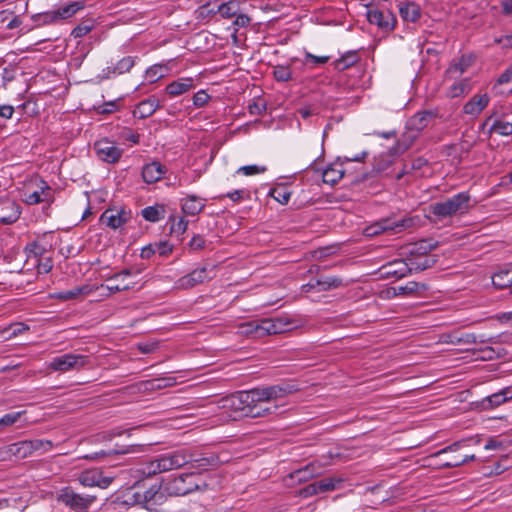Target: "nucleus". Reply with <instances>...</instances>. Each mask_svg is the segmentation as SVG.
<instances>
[{
    "instance_id": "obj_1",
    "label": "nucleus",
    "mask_w": 512,
    "mask_h": 512,
    "mask_svg": "<svg viewBox=\"0 0 512 512\" xmlns=\"http://www.w3.org/2000/svg\"><path fill=\"white\" fill-rule=\"evenodd\" d=\"M299 391L296 384L281 383L248 391H239L221 399L222 408L240 412L242 416L259 418L271 414L277 409L271 401L284 398Z\"/></svg>"
},
{
    "instance_id": "obj_2",
    "label": "nucleus",
    "mask_w": 512,
    "mask_h": 512,
    "mask_svg": "<svg viewBox=\"0 0 512 512\" xmlns=\"http://www.w3.org/2000/svg\"><path fill=\"white\" fill-rule=\"evenodd\" d=\"M192 460H194V454L189 449H178L159 455L155 459L144 464L138 471L146 477H151L156 474L181 468Z\"/></svg>"
},
{
    "instance_id": "obj_3",
    "label": "nucleus",
    "mask_w": 512,
    "mask_h": 512,
    "mask_svg": "<svg viewBox=\"0 0 512 512\" xmlns=\"http://www.w3.org/2000/svg\"><path fill=\"white\" fill-rule=\"evenodd\" d=\"M471 197L467 192H460L440 202L429 206L430 213L442 220L456 215L465 214L470 207Z\"/></svg>"
},
{
    "instance_id": "obj_4",
    "label": "nucleus",
    "mask_w": 512,
    "mask_h": 512,
    "mask_svg": "<svg viewBox=\"0 0 512 512\" xmlns=\"http://www.w3.org/2000/svg\"><path fill=\"white\" fill-rule=\"evenodd\" d=\"M90 364V357L83 354L66 353L51 359L47 368L53 372L66 373L71 370H80Z\"/></svg>"
},
{
    "instance_id": "obj_5",
    "label": "nucleus",
    "mask_w": 512,
    "mask_h": 512,
    "mask_svg": "<svg viewBox=\"0 0 512 512\" xmlns=\"http://www.w3.org/2000/svg\"><path fill=\"white\" fill-rule=\"evenodd\" d=\"M57 500L65 504L74 512H88L91 505L96 500V497L91 495H81L76 493L70 487H65L59 492Z\"/></svg>"
},
{
    "instance_id": "obj_6",
    "label": "nucleus",
    "mask_w": 512,
    "mask_h": 512,
    "mask_svg": "<svg viewBox=\"0 0 512 512\" xmlns=\"http://www.w3.org/2000/svg\"><path fill=\"white\" fill-rule=\"evenodd\" d=\"M291 323L281 318H265L255 320L254 338H262L272 334H280L289 330Z\"/></svg>"
},
{
    "instance_id": "obj_7",
    "label": "nucleus",
    "mask_w": 512,
    "mask_h": 512,
    "mask_svg": "<svg viewBox=\"0 0 512 512\" xmlns=\"http://www.w3.org/2000/svg\"><path fill=\"white\" fill-rule=\"evenodd\" d=\"M413 224V218H403L401 220L384 219L368 227L366 229V234L368 236H374L385 232L395 234L413 226Z\"/></svg>"
},
{
    "instance_id": "obj_8",
    "label": "nucleus",
    "mask_w": 512,
    "mask_h": 512,
    "mask_svg": "<svg viewBox=\"0 0 512 512\" xmlns=\"http://www.w3.org/2000/svg\"><path fill=\"white\" fill-rule=\"evenodd\" d=\"M132 212L124 207L106 209L100 216V222L110 229L116 230L129 222Z\"/></svg>"
},
{
    "instance_id": "obj_9",
    "label": "nucleus",
    "mask_w": 512,
    "mask_h": 512,
    "mask_svg": "<svg viewBox=\"0 0 512 512\" xmlns=\"http://www.w3.org/2000/svg\"><path fill=\"white\" fill-rule=\"evenodd\" d=\"M94 150L99 160L108 163H117L123 154V150L107 138L94 143Z\"/></svg>"
},
{
    "instance_id": "obj_10",
    "label": "nucleus",
    "mask_w": 512,
    "mask_h": 512,
    "mask_svg": "<svg viewBox=\"0 0 512 512\" xmlns=\"http://www.w3.org/2000/svg\"><path fill=\"white\" fill-rule=\"evenodd\" d=\"M197 474L195 472L184 473L175 477L169 483V491L175 495H186L199 488L196 481Z\"/></svg>"
},
{
    "instance_id": "obj_11",
    "label": "nucleus",
    "mask_w": 512,
    "mask_h": 512,
    "mask_svg": "<svg viewBox=\"0 0 512 512\" xmlns=\"http://www.w3.org/2000/svg\"><path fill=\"white\" fill-rule=\"evenodd\" d=\"M78 480L85 487H99L101 489L108 488L114 480L112 476H106L102 470L94 468L88 469L80 473Z\"/></svg>"
},
{
    "instance_id": "obj_12",
    "label": "nucleus",
    "mask_w": 512,
    "mask_h": 512,
    "mask_svg": "<svg viewBox=\"0 0 512 512\" xmlns=\"http://www.w3.org/2000/svg\"><path fill=\"white\" fill-rule=\"evenodd\" d=\"M211 270L206 267L197 268L187 275L180 277L174 283V289L176 290H187L191 289L204 281L211 279Z\"/></svg>"
},
{
    "instance_id": "obj_13",
    "label": "nucleus",
    "mask_w": 512,
    "mask_h": 512,
    "mask_svg": "<svg viewBox=\"0 0 512 512\" xmlns=\"http://www.w3.org/2000/svg\"><path fill=\"white\" fill-rule=\"evenodd\" d=\"M367 19L370 24L376 25L385 31L393 30L396 25V17L388 9H369L367 12Z\"/></svg>"
},
{
    "instance_id": "obj_14",
    "label": "nucleus",
    "mask_w": 512,
    "mask_h": 512,
    "mask_svg": "<svg viewBox=\"0 0 512 512\" xmlns=\"http://www.w3.org/2000/svg\"><path fill=\"white\" fill-rule=\"evenodd\" d=\"M439 342L444 344H476V343H496L494 338H489L488 340L485 339H477V336L473 333H466L461 336H459L456 332L451 333H443L439 337Z\"/></svg>"
},
{
    "instance_id": "obj_15",
    "label": "nucleus",
    "mask_w": 512,
    "mask_h": 512,
    "mask_svg": "<svg viewBox=\"0 0 512 512\" xmlns=\"http://www.w3.org/2000/svg\"><path fill=\"white\" fill-rule=\"evenodd\" d=\"M167 172V167L159 161H152L142 167V179L147 184L160 181Z\"/></svg>"
},
{
    "instance_id": "obj_16",
    "label": "nucleus",
    "mask_w": 512,
    "mask_h": 512,
    "mask_svg": "<svg viewBox=\"0 0 512 512\" xmlns=\"http://www.w3.org/2000/svg\"><path fill=\"white\" fill-rule=\"evenodd\" d=\"M145 451V445L143 444H132L129 446H126L125 448L121 449H113V450H100L97 452H93L90 454H86L82 456L81 458L87 459V460H99L111 455H119V454H130V453H140Z\"/></svg>"
},
{
    "instance_id": "obj_17",
    "label": "nucleus",
    "mask_w": 512,
    "mask_h": 512,
    "mask_svg": "<svg viewBox=\"0 0 512 512\" xmlns=\"http://www.w3.org/2000/svg\"><path fill=\"white\" fill-rule=\"evenodd\" d=\"M475 57L472 54L462 55L458 61L450 64L445 72L449 79H456L465 73L473 65Z\"/></svg>"
},
{
    "instance_id": "obj_18",
    "label": "nucleus",
    "mask_w": 512,
    "mask_h": 512,
    "mask_svg": "<svg viewBox=\"0 0 512 512\" xmlns=\"http://www.w3.org/2000/svg\"><path fill=\"white\" fill-rule=\"evenodd\" d=\"M195 88V80L192 77H181L169 83L165 92L170 97H177Z\"/></svg>"
},
{
    "instance_id": "obj_19",
    "label": "nucleus",
    "mask_w": 512,
    "mask_h": 512,
    "mask_svg": "<svg viewBox=\"0 0 512 512\" xmlns=\"http://www.w3.org/2000/svg\"><path fill=\"white\" fill-rule=\"evenodd\" d=\"M490 98L487 94L474 95L464 106L463 112L466 115L477 117L489 104Z\"/></svg>"
},
{
    "instance_id": "obj_20",
    "label": "nucleus",
    "mask_w": 512,
    "mask_h": 512,
    "mask_svg": "<svg viewBox=\"0 0 512 512\" xmlns=\"http://www.w3.org/2000/svg\"><path fill=\"white\" fill-rule=\"evenodd\" d=\"M29 440H23L19 442H15L7 446L6 448L0 450V454H7L9 456H14L17 459H25L33 454L32 448Z\"/></svg>"
},
{
    "instance_id": "obj_21",
    "label": "nucleus",
    "mask_w": 512,
    "mask_h": 512,
    "mask_svg": "<svg viewBox=\"0 0 512 512\" xmlns=\"http://www.w3.org/2000/svg\"><path fill=\"white\" fill-rule=\"evenodd\" d=\"M345 169L343 167V162L336 161L328 165L322 172V180L325 184H329L331 186L338 183L344 176Z\"/></svg>"
},
{
    "instance_id": "obj_22",
    "label": "nucleus",
    "mask_w": 512,
    "mask_h": 512,
    "mask_svg": "<svg viewBox=\"0 0 512 512\" xmlns=\"http://www.w3.org/2000/svg\"><path fill=\"white\" fill-rule=\"evenodd\" d=\"M383 275L387 277L402 278L411 272L408 260H395L383 266Z\"/></svg>"
},
{
    "instance_id": "obj_23",
    "label": "nucleus",
    "mask_w": 512,
    "mask_h": 512,
    "mask_svg": "<svg viewBox=\"0 0 512 512\" xmlns=\"http://www.w3.org/2000/svg\"><path fill=\"white\" fill-rule=\"evenodd\" d=\"M173 250V246L168 241H160L155 243H150L147 246L143 247L140 253L141 258L149 259L154 254H159L160 256H168L171 254Z\"/></svg>"
},
{
    "instance_id": "obj_24",
    "label": "nucleus",
    "mask_w": 512,
    "mask_h": 512,
    "mask_svg": "<svg viewBox=\"0 0 512 512\" xmlns=\"http://www.w3.org/2000/svg\"><path fill=\"white\" fill-rule=\"evenodd\" d=\"M160 107V102L155 96L141 101L134 109V116L145 119L152 116Z\"/></svg>"
},
{
    "instance_id": "obj_25",
    "label": "nucleus",
    "mask_w": 512,
    "mask_h": 512,
    "mask_svg": "<svg viewBox=\"0 0 512 512\" xmlns=\"http://www.w3.org/2000/svg\"><path fill=\"white\" fill-rule=\"evenodd\" d=\"M510 400H512V386H507L500 391L486 397L483 400V405L486 408H495Z\"/></svg>"
},
{
    "instance_id": "obj_26",
    "label": "nucleus",
    "mask_w": 512,
    "mask_h": 512,
    "mask_svg": "<svg viewBox=\"0 0 512 512\" xmlns=\"http://www.w3.org/2000/svg\"><path fill=\"white\" fill-rule=\"evenodd\" d=\"M489 133L490 134H498L500 136H509L512 134V123L505 121L503 119H493L492 116H489L484 121V126L489 125Z\"/></svg>"
},
{
    "instance_id": "obj_27",
    "label": "nucleus",
    "mask_w": 512,
    "mask_h": 512,
    "mask_svg": "<svg viewBox=\"0 0 512 512\" xmlns=\"http://www.w3.org/2000/svg\"><path fill=\"white\" fill-rule=\"evenodd\" d=\"M52 198L53 196L50 186L42 180L40 190L28 194L25 201L29 205H35L41 202H49Z\"/></svg>"
},
{
    "instance_id": "obj_28",
    "label": "nucleus",
    "mask_w": 512,
    "mask_h": 512,
    "mask_svg": "<svg viewBox=\"0 0 512 512\" xmlns=\"http://www.w3.org/2000/svg\"><path fill=\"white\" fill-rule=\"evenodd\" d=\"M159 490L160 487L154 485L148 490L144 491L142 494L136 493L135 496L137 497V502L143 504L145 507L160 503L163 495L159 492Z\"/></svg>"
},
{
    "instance_id": "obj_29",
    "label": "nucleus",
    "mask_w": 512,
    "mask_h": 512,
    "mask_svg": "<svg viewBox=\"0 0 512 512\" xmlns=\"http://www.w3.org/2000/svg\"><path fill=\"white\" fill-rule=\"evenodd\" d=\"M408 263L412 271H423L432 267L436 263V258L432 255H411Z\"/></svg>"
},
{
    "instance_id": "obj_30",
    "label": "nucleus",
    "mask_w": 512,
    "mask_h": 512,
    "mask_svg": "<svg viewBox=\"0 0 512 512\" xmlns=\"http://www.w3.org/2000/svg\"><path fill=\"white\" fill-rule=\"evenodd\" d=\"M85 8L84 1H74L65 5H62L56 9L60 22L68 20L75 16L79 11Z\"/></svg>"
},
{
    "instance_id": "obj_31",
    "label": "nucleus",
    "mask_w": 512,
    "mask_h": 512,
    "mask_svg": "<svg viewBox=\"0 0 512 512\" xmlns=\"http://www.w3.org/2000/svg\"><path fill=\"white\" fill-rule=\"evenodd\" d=\"M205 207V204L198 197L191 195L182 199L181 209L182 211L191 216L199 214Z\"/></svg>"
},
{
    "instance_id": "obj_32",
    "label": "nucleus",
    "mask_w": 512,
    "mask_h": 512,
    "mask_svg": "<svg viewBox=\"0 0 512 512\" xmlns=\"http://www.w3.org/2000/svg\"><path fill=\"white\" fill-rule=\"evenodd\" d=\"M399 13L405 21L415 22L420 18V8L414 2L402 3Z\"/></svg>"
},
{
    "instance_id": "obj_33",
    "label": "nucleus",
    "mask_w": 512,
    "mask_h": 512,
    "mask_svg": "<svg viewBox=\"0 0 512 512\" xmlns=\"http://www.w3.org/2000/svg\"><path fill=\"white\" fill-rule=\"evenodd\" d=\"M91 291L89 286H80L75 287L70 290L62 291V292H56L51 295L52 298L67 301L78 298L80 295L88 294Z\"/></svg>"
},
{
    "instance_id": "obj_34",
    "label": "nucleus",
    "mask_w": 512,
    "mask_h": 512,
    "mask_svg": "<svg viewBox=\"0 0 512 512\" xmlns=\"http://www.w3.org/2000/svg\"><path fill=\"white\" fill-rule=\"evenodd\" d=\"M9 213L0 215V223L10 225L15 223L21 215V207L15 202H8L5 207Z\"/></svg>"
},
{
    "instance_id": "obj_35",
    "label": "nucleus",
    "mask_w": 512,
    "mask_h": 512,
    "mask_svg": "<svg viewBox=\"0 0 512 512\" xmlns=\"http://www.w3.org/2000/svg\"><path fill=\"white\" fill-rule=\"evenodd\" d=\"M28 330V325L24 323H14L0 330V337L3 338L4 340H10L23 334Z\"/></svg>"
},
{
    "instance_id": "obj_36",
    "label": "nucleus",
    "mask_w": 512,
    "mask_h": 512,
    "mask_svg": "<svg viewBox=\"0 0 512 512\" xmlns=\"http://www.w3.org/2000/svg\"><path fill=\"white\" fill-rule=\"evenodd\" d=\"M240 11V4L237 0H231L220 4L217 7V13L224 19H230L237 15Z\"/></svg>"
},
{
    "instance_id": "obj_37",
    "label": "nucleus",
    "mask_w": 512,
    "mask_h": 512,
    "mask_svg": "<svg viewBox=\"0 0 512 512\" xmlns=\"http://www.w3.org/2000/svg\"><path fill=\"white\" fill-rule=\"evenodd\" d=\"M142 217L149 222H158L165 216V208L162 205L145 207L142 212Z\"/></svg>"
},
{
    "instance_id": "obj_38",
    "label": "nucleus",
    "mask_w": 512,
    "mask_h": 512,
    "mask_svg": "<svg viewBox=\"0 0 512 512\" xmlns=\"http://www.w3.org/2000/svg\"><path fill=\"white\" fill-rule=\"evenodd\" d=\"M480 440L478 438H474V437H469V438H465V439H461L459 441H456L444 448H442L441 450H439L438 452L434 453L432 456L433 457H437L441 454H444V453H448V452H455L463 447H466L468 446L470 443H474V444H479Z\"/></svg>"
},
{
    "instance_id": "obj_39",
    "label": "nucleus",
    "mask_w": 512,
    "mask_h": 512,
    "mask_svg": "<svg viewBox=\"0 0 512 512\" xmlns=\"http://www.w3.org/2000/svg\"><path fill=\"white\" fill-rule=\"evenodd\" d=\"M177 381L175 377H163L158 379H153L150 381L142 382L141 385L145 387V389H163L167 387H172L176 385Z\"/></svg>"
},
{
    "instance_id": "obj_40",
    "label": "nucleus",
    "mask_w": 512,
    "mask_h": 512,
    "mask_svg": "<svg viewBox=\"0 0 512 512\" xmlns=\"http://www.w3.org/2000/svg\"><path fill=\"white\" fill-rule=\"evenodd\" d=\"M137 59V57L133 56L123 57L112 67L111 73L114 75H122L129 72L134 67Z\"/></svg>"
},
{
    "instance_id": "obj_41",
    "label": "nucleus",
    "mask_w": 512,
    "mask_h": 512,
    "mask_svg": "<svg viewBox=\"0 0 512 512\" xmlns=\"http://www.w3.org/2000/svg\"><path fill=\"white\" fill-rule=\"evenodd\" d=\"M432 117L433 114L429 111L418 112L411 117L410 124L414 129L422 130L427 126L429 120L432 119Z\"/></svg>"
},
{
    "instance_id": "obj_42",
    "label": "nucleus",
    "mask_w": 512,
    "mask_h": 512,
    "mask_svg": "<svg viewBox=\"0 0 512 512\" xmlns=\"http://www.w3.org/2000/svg\"><path fill=\"white\" fill-rule=\"evenodd\" d=\"M436 246L437 243L431 240H420L413 245L410 250V255H428Z\"/></svg>"
},
{
    "instance_id": "obj_43",
    "label": "nucleus",
    "mask_w": 512,
    "mask_h": 512,
    "mask_svg": "<svg viewBox=\"0 0 512 512\" xmlns=\"http://www.w3.org/2000/svg\"><path fill=\"white\" fill-rule=\"evenodd\" d=\"M493 286L497 289H504L512 286V277L508 271H500L492 277Z\"/></svg>"
},
{
    "instance_id": "obj_44",
    "label": "nucleus",
    "mask_w": 512,
    "mask_h": 512,
    "mask_svg": "<svg viewBox=\"0 0 512 512\" xmlns=\"http://www.w3.org/2000/svg\"><path fill=\"white\" fill-rule=\"evenodd\" d=\"M470 91V84L468 79H462L459 82H455L451 85L448 95L451 98L462 96Z\"/></svg>"
},
{
    "instance_id": "obj_45",
    "label": "nucleus",
    "mask_w": 512,
    "mask_h": 512,
    "mask_svg": "<svg viewBox=\"0 0 512 512\" xmlns=\"http://www.w3.org/2000/svg\"><path fill=\"white\" fill-rule=\"evenodd\" d=\"M269 195L280 204L285 205L290 200L291 192L287 187L279 186L271 189Z\"/></svg>"
},
{
    "instance_id": "obj_46",
    "label": "nucleus",
    "mask_w": 512,
    "mask_h": 512,
    "mask_svg": "<svg viewBox=\"0 0 512 512\" xmlns=\"http://www.w3.org/2000/svg\"><path fill=\"white\" fill-rule=\"evenodd\" d=\"M25 252L28 259H34V262L40 259L45 252V248L37 242L29 243L25 247Z\"/></svg>"
},
{
    "instance_id": "obj_47",
    "label": "nucleus",
    "mask_w": 512,
    "mask_h": 512,
    "mask_svg": "<svg viewBox=\"0 0 512 512\" xmlns=\"http://www.w3.org/2000/svg\"><path fill=\"white\" fill-rule=\"evenodd\" d=\"M29 441H30V445L33 446L31 448L33 453L38 452L39 454H43V453H46V452L52 450V448H53V443L50 440L33 439V440H29Z\"/></svg>"
},
{
    "instance_id": "obj_48",
    "label": "nucleus",
    "mask_w": 512,
    "mask_h": 512,
    "mask_svg": "<svg viewBox=\"0 0 512 512\" xmlns=\"http://www.w3.org/2000/svg\"><path fill=\"white\" fill-rule=\"evenodd\" d=\"M217 462V458L211 456V457H201V458H195L190 463L192 464V467L197 470H206L207 467L215 465Z\"/></svg>"
},
{
    "instance_id": "obj_49",
    "label": "nucleus",
    "mask_w": 512,
    "mask_h": 512,
    "mask_svg": "<svg viewBox=\"0 0 512 512\" xmlns=\"http://www.w3.org/2000/svg\"><path fill=\"white\" fill-rule=\"evenodd\" d=\"M266 170H267V168L265 166H259L256 164H252V165H245V166L239 167L237 169L236 173L242 174L244 176H253L256 174L264 173Z\"/></svg>"
},
{
    "instance_id": "obj_50",
    "label": "nucleus",
    "mask_w": 512,
    "mask_h": 512,
    "mask_svg": "<svg viewBox=\"0 0 512 512\" xmlns=\"http://www.w3.org/2000/svg\"><path fill=\"white\" fill-rule=\"evenodd\" d=\"M340 482L341 479L336 478H323L319 481H316L317 486H319L318 489L320 493L334 490L336 485Z\"/></svg>"
},
{
    "instance_id": "obj_51",
    "label": "nucleus",
    "mask_w": 512,
    "mask_h": 512,
    "mask_svg": "<svg viewBox=\"0 0 512 512\" xmlns=\"http://www.w3.org/2000/svg\"><path fill=\"white\" fill-rule=\"evenodd\" d=\"M170 220L172 221L171 224V232L175 233L177 235H182L185 233L188 227V221L184 218L176 219L175 217H171Z\"/></svg>"
},
{
    "instance_id": "obj_52",
    "label": "nucleus",
    "mask_w": 512,
    "mask_h": 512,
    "mask_svg": "<svg viewBox=\"0 0 512 512\" xmlns=\"http://www.w3.org/2000/svg\"><path fill=\"white\" fill-rule=\"evenodd\" d=\"M24 411H18L13 413L5 414L3 417L0 418V426L9 427L12 426L14 423H16Z\"/></svg>"
},
{
    "instance_id": "obj_53",
    "label": "nucleus",
    "mask_w": 512,
    "mask_h": 512,
    "mask_svg": "<svg viewBox=\"0 0 512 512\" xmlns=\"http://www.w3.org/2000/svg\"><path fill=\"white\" fill-rule=\"evenodd\" d=\"M274 77L277 81L286 82L291 79L292 74L289 67L277 66L274 69Z\"/></svg>"
},
{
    "instance_id": "obj_54",
    "label": "nucleus",
    "mask_w": 512,
    "mask_h": 512,
    "mask_svg": "<svg viewBox=\"0 0 512 512\" xmlns=\"http://www.w3.org/2000/svg\"><path fill=\"white\" fill-rule=\"evenodd\" d=\"M105 288L110 293H116L120 291L129 290L131 288V285L125 284V283H117V281H112V277H110L107 280V284L105 285Z\"/></svg>"
},
{
    "instance_id": "obj_55",
    "label": "nucleus",
    "mask_w": 512,
    "mask_h": 512,
    "mask_svg": "<svg viewBox=\"0 0 512 512\" xmlns=\"http://www.w3.org/2000/svg\"><path fill=\"white\" fill-rule=\"evenodd\" d=\"M161 70H162V66L161 65L156 64V65L150 66L146 70V76L149 79V81L153 83V82H156L159 79H161L164 76L161 73Z\"/></svg>"
},
{
    "instance_id": "obj_56",
    "label": "nucleus",
    "mask_w": 512,
    "mask_h": 512,
    "mask_svg": "<svg viewBox=\"0 0 512 512\" xmlns=\"http://www.w3.org/2000/svg\"><path fill=\"white\" fill-rule=\"evenodd\" d=\"M93 28V25L92 24H89V23H81L79 24L78 26H76L72 32H71V35L74 37V38H82L84 37L85 35H87Z\"/></svg>"
},
{
    "instance_id": "obj_57",
    "label": "nucleus",
    "mask_w": 512,
    "mask_h": 512,
    "mask_svg": "<svg viewBox=\"0 0 512 512\" xmlns=\"http://www.w3.org/2000/svg\"><path fill=\"white\" fill-rule=\"evenodd\" d=\"M33 264L37 268V272L39 274H47L52 270L53 267L52 260L50 258H47L44 261L38 259Z\"/></svg>"
},
{
    "instance_id": "obj_58",
    "label": "nucleus",
    "mask_w": 512,
    "mask_h": 512,
    "mask_svg": "<svg viewBox=\"0 0 512 512\" xmlns=\"http://www.w3.org/2000/svg\"><path fill=\"white\" fill-rule=\"evenodd\" d=\"M210 99L209 94L205 90H199L193 96V104L196 107H203Z\"/></svg>"
},
{
    "instance_id": "obj_59",
    "label": "nucleus",
    "mask_w": 512,
    "mask_h": 512,
    "mask_svg": "<svg viewBox=\"0 0 512 512\" xmlns=\"http://www.w3.org/2000/svg\"><path fill=\"white\" fill-rule=\"evenodd\" d=\"M356 59L354 55L343 56L335 62V66L339 70L349 68L355 63Z\"/></svg>"
},
{
    "instance_id": "obj_60",
    "label": "nucleus",
    "mask_w": 512,
    "mask_h": 512,
    "mask_svg": "<svg viewBox=\"0 0 512 512\" xmlns=\"http://www.w3.org/2000/svg\"><path fill=\"white\" fill-rule=\"evenodd\" d=\"M329 56H316L310 52L305 53V61L306 63H313L315 65H323L329 61Z\"/></svg>"
},
{
    "instance_id": "obj_61",
    "label": "nucleus",
    "mask_w": 512,
    "mask_h": 512,
    "mask_svg": "<svg viewBox=\"0 0 512 512\" xmlns=\"http://www.w3.org/2000/svg\"><path fill=\"white\" fill-rule=\"evenodd\" d=\"M42 21L44 24H47V25L59 23L60 20H59L56 9L43 13Z\"/></svg>"
},
{
    "instance_id": "obj_62",
    "label": "nucleus",
    "mask_w": 512,
    "mask_h": 512,
    "mask_svg": "<svg viewBox=\"0 0 512 512\" xmlns=\"http://www.w3.org/2000/svg\"><path fill=\"white\" fill-rule=\"evenodd\" d=\"M255 320L244 322L239 325V331L242 335L251 336L254 338V326Z\"/></svg>"
},
{
    "instance_id": "obj_63",
    "label": "nucleus",
    "mask_w": 512,
    "mask_h": 512,
    "mask_svg": "<svg viewBox=\"0 0 512 512\" xmlns=\"http://www.w3.org/2000/svg\"><path fill=\"white\" fill-rule=\"evenodd\" d=\"M319 486H317V483L316 481L313 482V483H310L309 485L305 486L300 494L301 496L303 497H310V496H313V495H316V494H319V489H318Z\"/></svg>"
},
{
    "instance_id": "obj_64",
    "label": "nucleus",
    "mask_w": 512,
    "mask_h": 512,
    "mask_svg": "<svg viewBox=\"0 0 512 512\" xmlns=\"http://www.w3.org/2000/svg\"><path fill=\"white\" fill-rule=\"evenodd\" d=\"M248 110L251 115H261L266 110V106L263 103L254 101L249 104Z\"/></svg>"
}]
</instances>
